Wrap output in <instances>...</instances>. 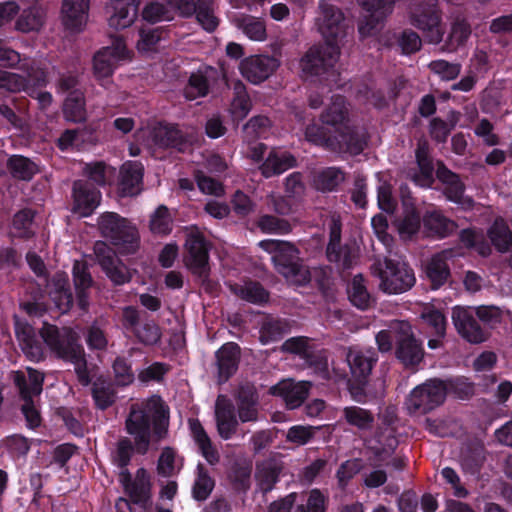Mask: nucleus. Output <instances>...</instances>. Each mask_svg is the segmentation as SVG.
<instances>
[{
	"label": "nucleus",
	"mask_w": 512,
	"mask_h": 512,
	"mask_svg": "<svg viewBox=\"0 0 512 512\" xmlns=\"http://www.w3.org/2000/svg\"><path fill=\"white\" fill-rule=\"evenodd\" d=\"M343 417L346 422L361 430H368L374 422L373 414L358 406H348L343 409Z\"/></svg>",
	"instance_id": "5fc2aeb1"
},
{
	"label": "nucleus",
	"mask_w": 512,
	"mask_h": 512,
	"mask_svg": "<svg viewBox=\"0 0 512 512\" xmlns=\"http://www.w3.org/2000/svg\"><path fill=\"white\" fill-rule=\"evenodd\" d=\"M169 424V409L159 396L132 404L125 421V430L135 442L136 452L145 455L151 443V425L157 440L165 437Z\"/></svg>",
	"instance_id": "f257e3e1"
},
{
	"label": "nucleus",
	"mask_w": 512,
	"mask_h": 512,
	"mask_svg": "<svg viewBox=\"0 0 512 512\" xmlns=\"http://www.w3.org/2000/svg\"><path fill=\"white\" fill-rule=\"evenodd\" d=\"M436 174L444 185L443 193L449 201L454 202L463 210L473 209L474 200L465 195V185L457 174L443 165L438 167Z\"/></svg>",
	"instance_id": "aec40b11"
},
{
	"label": "nucleus",
	"mask_w": 512,
	"mask_h": 512,
	"mask_svg": "<svg viewBox=\"0 0 512 512\" xmlns=\"http://www.w3.org/2000/svg\"><path fill=\"white\" fill-rule=\"evenodd\" d=\"M233 396L239 420L242 423L256 422L259 418V395L255 385L242 381L235 388Z\"/></svg>",
	"instance_id": "f3484780"
},
{
	"label": "nucleus",
	"mask_w": 512,
	"mask_h": 512,
	"mask_svg": "<svg viewBox=\"0 0 512 512\" xmlns=\"http://www.w3.org/2000/svg\"><path fill=\"white\" fill-rule=\"evenodd\" d=\"M488 236L492 244L500 252H506L512 245V232L507 223L499 218L494 221L488 230Z\"/></svg>",
	"instance_id": "3c124183"
},
{
	"label": "nucleus",
	"mask_w": 512,
	"mask_h": 512,
	"mask_svg": "<svg viewBox=\"0 0 512 512\" xmlns=\"http://www.w3.org/2000/svg\"><path fill=\"white\" fill-rule=\"evenodd\" d=\"M209 92V84L205 75L201 72L192 73L184 88V96L187 100H195L204 97Z\"/></svg>",
	"instance_id": "680f3d73"
},
{
	"label": "nucleus",
	"mask_w": 512,
	"mask_h": 512,
	"mask_svg": "<svg viewBox=\"0 0 512 512\" xmlns=\"http://www.w3.org/2000/svg\"><path fill=\"white\" fill-rule=\"evenodd\" d=\"M27 374L28 375L22 371H14L11 376L24 402L22 405V413L25 416L27 425L30 428H35L40 425L41 418L39 411L34 405L33 398L39 396L42 392L44 376L42 373L32 368H27Z\"/></svg>",
	"instance_id": "6e6552de"
},
{
	"label": "nucleus",
	"mask_w": 512,
	"mask_h": 512,
	"mask_svg": "<svg viewBox=\"0 0 512 512\" xmlns=\"http://www.w3.org/2000/svg\"><path fill=\"white\" fill-rule=\"evenodd\" d=\"M327 258L340 269H349L356 261V251L348 245L341 244V222L339 217L332 216L329 225V243L326 250Z\"/></svg>",
	"instance_id": "2eb2a0df"
},
{
	"label": "nucleus",
	"mask_w": 512,
	"mask_h": 512,
	"mask_svg": "<svg viewBox=\"0 0 512 512\" xmlns=\"http://www.w3.org/2000/svg\"><path fill=\"white\" fill-rule=\"evenodd\" d=\"M94 253L98 264L115 285H122L130 281L131 275L128 268L105 242L97 241L94 244Z\"/></svg>",
	"instance_id": "dca6fc26"
},
{
	"label": "nucleus",
	"mask_w": 512,
	"mask_h": 512,
	"mask_svg": "<svg viewBox=\"0 0 512 512\" xmlns=\"http://www.w3.org/2000/svg\"><path fill=\"white\" fill-rule=\"evenodd\" d=\"M236 26L253 41H264L267 38L265 22L251 15H241L235 19Z\"/></svg>",
	"instance_id": "49530a36"
},
{
	"label": "nucleus",
	"mask_w": 512,
	"mask_h": 512,
	"mask_svg": "<svg viewBox=\"0 0 512 512\" xmlns=\"http://www.w3.org/2000/svg\"><path fill=\"white\" fill-rule=\"evenodd\" d=\"M150 230L154 234L165 235L172 230V218L166 206L160 205L151 215Z\"/></svg>",
	"instance_id": "0e129e2a"
},
{
	"label": "nucleus",
	"mask_w": 512,
	"mask_h": 512,
	"mask_svg": "<svg viewBox=\"0 0 512 512\" xmlns=\"http://www.w3.org/2000/svg\"><path fill=\"white\" fill-rule=\"evenodd\" d=\"M15 332L25 355L32 361L42 360L44 356L43 349L36 337L34 328L27 323L17 322Z\"/></svg>",
	"instance_id": "f704fd0d"
},
{
	"label": "nucleus",
	"mask_w": 512,
	"mask_h": 512,
	"mask_svg": "<svg viewBox=\"0 0 512 512\" xmlns=\"http://www.w3.org/2000/svg\"><path fill=\"white\" fill-rule=\"evenodd\" d=\"M127 48L124 41L116 38L111 46L99 50L93 58V74L98 81L112 76L120 61L127 58Z\"/></svg>",
	"instance_id": "4468645a"
},
{
	"label": "nucleus",
	"mask_w": 512,
	"mask_h": 512,
	"mask_svg": "<svg viewBox=\"0 0 512 512\" xmlns=\"http://www.w3.org/2000/svg\"><path fill=\"white\" fill-rule=\"evenodd\" d=\"M89 0H63L62 24L70 31H80L86 24Z\"/></svg>",
	"instance_id": "c756f323"
},
{
	"label": "nucleus",
	"mask_w": 512,
	"mask_h": 512,
	"mask_svg": "<svg viewBox=\"0 0 512 512\" xmlns=\"http://www.w3.org/2000/svg\"><path fill=\"white\" fill-rule=\"evenodd\" d=\"M410 24L420 30L430 44L443 40L445 29L438 0H420L409 11Z\"/></svg>",
	"instance_id": "423d86ee"
},
{
	"label": "nucleus",
	"mask_w": 512,
	"mask_h": 512,
	"mask_svg": "<svg viewBox=\"0 0 512 512\" xmlns=\"http://www.w3.org/2000/svg\"><path fill=\"white\" fill-rule=\"evenodd\" d=\"M144 168L140 162H125L120 169L119 190L122 196H135L142 189Z\"/></svg>",
	"instance_id": "2f4dec72"
},
{
	"label": "nucleus",
	"mask_w": 512,
	"mask_h": 512,
	"mask_svg": "<svg viewBox=\"0 0 512 512\" xmlns=\"http://www.w3.org/2000/svg\"><path fill=\"white\" fill-rule=\"evenodd\" d=\"M153 144L160 148H177L183 151L186 144L194 139L192 135L183 133L177 126L170 124H158L150 132Z\"/></svg>",
	"instance_id": "393cba45"
},
{
	"label": "nucleus",
	"mask_w": 512,
	"mask_h": 512,
	"mask_svg": "<svg viewBox=\"0 0 512 512\" xmlns=\"http://www.w3.org/2000/svg\"><path fill=\"white\" fill-rule=\"evenodd\" d=\"M421 319L433 336L444 337L446 334L447 321L442 311L427 306L421 313Z\"/></svg>",
	"instance_id": "603ef678"
},
{
	"label": "nucleus",
	"mask_w": 512,
	"mask_h": 512,
	"mask_svg": "<svg viewBox=\"0 0 512 512\" xmlns=\"http://www.w3.org/2000/svg\"><path fill=\"white\" fill-rule=\"evenodd\" d=\"M345 180L344 172L337 167H327L319 171L314 179L315 187L323 192L335 190Z\"/></svg>",
	"instance_id": "8fccbe9b"
},
{
	"label": "nucleus",
	"mask_w": 512,
	"mask_h": 512,
	"mask_svg": "<svg viewBox=\"0 0 512 512\" xmlns=\"http://www.w3.org/2000/svg\"><path fill=\"white\" fill-rule=\"evenodd\" d=\"M142 17L150 23H157L172 20L173 12L170 4L151 2L144 7Z\"/></svg>",
	"instance_id": "e2e57ef3"
},
{
	"label": "nucleus",
	"mask_w": 512,
	"mask_h": 512,
	"mask_svg": "<svg viewBox=\"0 0 512 512\" xmlns=\"http://www.w3.org/2000/svg\"><path fill=\"white\" fill-rule=\"evenodd\" d=\"M63 115L67 121L80 123L86 120L85 94L74 90L68 94L63 103Z\"/></svg>",
	"instance_id": "a19ab883"
},
{
	"label": "nucleus",
	"mask_w": 512,
	"mask_h": 512,
	"mask_svg": "<svg viewBox=\"0 0 512 512\" xmlns=\"http://www.w3.org/2000/svg\"><path fill=\"white\" fill-rule=\"evenodd\" d=\"M471 35V28L468 22L462 18H456L447 38V45L450 50H455L464 45Z\"/></svg>",
	"instance_id": "4d7b16f0"
},
{
	"label": "nucleus",
	"mask_w": 512,
	"mask_h": 512,
	"mask_svg": "<svg viewBox=\"0 0 512 512\" xmlns=\"http://www.w3.org/2000/svg\"><path fill=\"white\" fill-rule=\"evenodd\" d=\"M198 23L208 32H213L219 25V20L214 14L212 0H198L196 11Z\"/></svg>",
	"instance_id": "bf43d9fd"
},
{
	"label": "nucleus",
	"mask_w": 512,
	"mask_h": 512,
	"mask_svg": "<svg viewBox=\"0 0 512 512\" xmlns=\"http://www.w3.org/2000/svg\"><path fill=\"white\" fill-rule=\"evenodd\" d=\"M346 361L349 365L353 381L359 385H365L373 366L378 361V356L372 348L350 347L346 353Z\"/></svg>",
	"instance_id": "a211bd4d"
},
{
	"label": "nucleus",
	"mask_w": 512,
	"mask_h": 512,
	"mask_svg": "<svg viewBox=\"0 0 512 512\" xmlns=\"http://www.w3.org/2000/svg\"><path fill=\"white\" fill-rule=\"evenodd\" d=\"M423 225L429 236L447 237L456 229L454 221L439 211H429L423 217Z\"/></svg>",
	"instance_id": "ea45409f"
},
{
	"label": "nucleus",
	"mask_w": 512,
	"mask_h": 512,
	"mask_svg": "<svg viewBox=\"0 0 512 512\" xmlns=\"http://www.w3.org/2000/svg\"><path fill=\"white\" fill-rule=\"evenodd\" d=\"M214 480L202 464L197 466V478L193 486V497L198 501L206 500L214 488Z\"/></svg>",
	"instance_id": "052dcab7"
},
{
	"label": "nucleus",
	"mask_w": 512,
	"mask_h": 512,
	"mask_svg": "<svg viewBox=\"0 0 512 512\" xmlns=\"http://www.w3.org/2000/svg\"><path fill=\"white\" fill-rule=\"evenodd\" d=\"M234 96L230 104V114L234 121L243 120L252 109L251 99L246 92V88L241 81H236L233 85Z\"/></svg>",
	"instance_id": "c03bdc74"
},
{
	"label": "nucleus",
	"mask_w": 512,
	"mask_h": 512,
	"mask_svg": "<svg viewBox=\"0 0 512 512\" xmlns=\"http://www.w3.org/2000/svg\"><path fill=\"white\" fill-rule=\"evenodd\" d=\"M294 166H296V159L292 154L272 149L259 166V170L265 178H270L282 174Z\"/></svg>",
	"instance_id": "e433bc0d"
},
{
	"label": "nucleus",
	"mask_w": 512,
	"mask_h": 512,
	"mask_svg": "<svg viewBox=\"0 0 512 512\" xmlns=\"http://www.w3.org/2000/svg\"><path fill=\"white\" fill-rule=\"evenodd\" d=\"M241 349L234 342L225 343L215 353L216 379L218 384L226 383L237 371Z\"/></svg>",
	"instance_id": "5701e85b"
},
{
	"label": "nucleus",
	"mask_w": 512,
	"mask_h": 512,
	"mask_svg": "<svg viewBox=\"0 0 512 512\" xmlns=\"http://www.w3.org/2000/svg\"><path fill=\"white\" fill-rule=\"evenodd\" d=\"M185 248L187 268L197 277L206 291H214L216 285L209 280V245L204 236L198 231L188 233Z\"/></svg>",
	"instance_id": "1a4fd4ad"
},
{
	"label": "nucleus",
	"mask_w": 512,
	"mask_h": 512,
	"mask_svg": "<svg viewBox=\"0 0 512 512\" xmlns=\"http://www.w3.org/2000/svg\"><path fill=\"white\" fill-rule=\"evenodd\" d=\"M120 482L134 503H145L150 497V477L146 469L139 468L132 480L128 470L120 471Z\"/></svg>",
	"instance_id": "cd10ccee"
},
{
	"label": "nucleus",
	"mask_w": 512,
	"mask_h": 512,
	"mask_svg": "<svg viewBox=\"0 0 512 512\" xmlns=\"http://www.w3.org/2000/svg\"><path fill=\"white\" fill-rule=\"evenodd\" d=\"M348 296L351 303L362 310L367 309L370 305V295L364 285V279L362 275H356L349 288Z\"/></svg>",
	"instance_id": "13d9d810"
},
{
	"label": "nucleus",
	"mask_w": 512,
	"mask_h": 512,
	"mask_svg": "<svg viewBox=\"0 0 512 512\" xmlns=\"http://www.w3.org/2000/svg\"><path fill=\"white\" fill-rule=\"evenodd\" d=\"M136 451L135 442L133 443L128 437H121L115 445V449L111 454L112 462L123 470H128L133 453Z\"/></svg>",
	"instance_id": "6e6d98bb"
},
{
	"label": "nucleus",
	"mask_w": 512,
	"mask_h": 512,
	"mask_svg": "<svg viewBox=\"0 0 512 512\" xmlns=\"http://www.w3.org/2000/svg\"><path fill=\"white\" fill-rule=\"evenodd\" d=\"M475 315L472 308L457 306L453 308L452 321L462 338L470 343L479 344L488 338V334L479 325L475 319Z\"/></svg>",
	"instance_id": "6ab92c4d"
},
{
	"label": "nucleus",
	"mask_w": 512,
	"mask_h": 512,
	"mask_svg": "<svg viewBox=\"0 0 512 512\" xmlns=\"http://www.w3.org/2000/svg\"><path fill=\"white\" fill-rule=\"evenodd\" d=\"M447 387L442 380L430 379L415 387L406 399L409 414H426L442 405L446 399Z\"/></svg>",
	"instance_id": "9d476101"
},
{
	"label": "nucleus",
	"mask_w": 512,
	"mask_h": 512,
	"mask_svg": "<svg viewBox=\"0 0 512 512\" xmlns=\"http://www.w3.org/2000/svg\"><path fill=\"white\" fill-rule=\"evenodd\" d=\"M305 138L309 142L322 146L333 152H345L338 141L337 136L328 133L325 128L312 123L305 129Z\"/></svg>",
	"instance_id": "37998d69"
},
{
	"label": "nucleus",
	"mask_w": 512,
	"mask_h": 512,
	"mask_svg": "<svg viewBox=\"0 0 512 512\" xmlns=\"http://www.w3.org/2000/svg\"><path fill=\"white\" fill-rule=\"evenodd\" d=\"M318 30L326 43H335L345 36V17L343 12L327 0L319 3V14L316 18Z\"/></svg>",
	"instance_id": "ddd939ff"
},
{
	"label": "nucleus",
	"mask_w": 512,
	"mask_h": 512,
	"mask_svg": "<svg viewBox=\"0 0 512 512\" xmlns=\"http://www.w3.org/2000/svg\"><path fill=\"white\" fill-rule=\"evenodd\" d=\"M73 280L77 291L78 305L81 309L85 310L89 304L86 290L89 289L92 285V277L85 262H74Z\"/></svg>",
	"instance_id": "79ce46f5"
},
{
	"label": "nucleus",
	"mask_w": 512,
	"mask_h": 512,
	"mask_svg": "<svg viewBox=\"0 0 512 512\" xmlns=\"http://www.w3.org/2000/svg\"><path fill=\"white\" fill-rule=\"evenodd\" d=\"M15 68L25 73L23 76L28 80V90L33 87L46 86L48 83L46 68L34 58L22 56L19 53V61Z\"/></svg>",
	"instance_id": "4c0bfd02"
},
{
	"label": "nucleus",
	"mask_w": 512,
	"mask_h": 512,
	"mask_svg": "<svg viewBox=\"0 0 512 512\" xmlns=\"http://www.w3.org/2000/svg\"><path fill=\"white\" fill-rule=\"evenodd\" d=\"M234 292L241 299L252 303H260L268 299L267 291L257 282H248L243 286H237Z\"/></svg>",
	"instance_id": "774afa93"
},
{
	"label": "nucleus",
	"mask_w": 512,
	"mask_h": 512,
	"mask_svg": "<svg viewBox=\"0 0 512 512\" xmlns=\"http://www.w3.org/2000/svg\"><path fill=\"white\" fill-rule=\"evenodd\" d=\"M189 427L199 452L208 464L214 466L220 462V453L211 441L198 419H189Z\"/></svg>",
	"instance_id": "473e14b6"
},
{
	"label": "nucleus",
	"mask_w": 512,
	"mask_h": 512,
	"mask_svg": "<svg viewBox=\"0 0 512 512\" xmlns=\"http://www.w3.org/2000/svg\"><path fill=\"white\" fill-rule=\"evenodd\" d=\"M215 418L219 436L230 439L237 431L239 418L235 415V408L225 395H219L215 403Z\"/></svg>",
	"instance_id": "bb28decb"
},
{
	"label": "nucleus",
	"mask_w": 512,
	"mask_h": 512,
	"mask_svg": "<svg viewBox=\"0 0 512 512\" xmlns=\"http://www.w3.org/2000/svg\"><path fill=\"white\" fill-rule=\"evenodd\" d=\"M45 9L35 3L24 9L15 23V28L22 33L39 31L44 25Z\"/></svg>",
	"instance_id": "58836bf2"
},
{
	"label": "nucleus",
	"mask_w": 512,
	"mask_h": 512,
	"mask_svg": "<svg viewBox=\"0 0 512 512\" xmlns=\"http://www.w3.org/2000/svg\"><path fill=\"white\" fill-rule=\"evenodd\" d=\"M409 322L405 320H392L386 329L376 334L375 340L377 348L382 353L390 352L393 348V342L399 344L402 336L409 333Z\"/></svg>",
	"instance_id": "c9c22d12"
},
{
	"label": "nucleus",
	"mask_w": 512,
	"mask_h": 512,
	"mask_svg": "<svg viewBox=\"0 0 512 512\" xmlns=\"http://www.w3.org/2000/svg\"><path fill=\"white\" fill-rule=\"evenodd\" d=\"M453 250L447 249L436 253L426 265V275L431 281L432 288L441 287L450 276L447 260L453 257Z\"/></svg>",
	"instance_id": "72a5a7b5"
},
{
	"label": "nucleus",
	"mask_w": 512,
	"mask_h": 512,
	"mask_svg": "<svg viewBox=\"0 0 512 512\" xmlns=\"http://www.w3.org/2000/svg\"><path fill=\"white\" fill-rule=\"evenodd\" d=\"M101 235L123 253H134L139 246V234L134 225L114 212H105L98 218Z\"/></svg>",
	"instance_id": "0eeeda50"
},
{
	"label": "nucleus",
	"mask_w": 512,
	"mask_h": 512,
	"mask_svg": "<svg viewBox=\"0 0 512 512\" xmlns=\"http://www.w3.org/2000/svg\"><path fill=\"white\" fill-rule=\"evenodd\" d=\"M287 323L278 319L267 320L262 324L260 330V341L267 344L280 339L287 331Z\"/></svg>",
	"instance_id": "338daca9"
},
{
	"label": "nucleus",
	"mask_w": 512,
	"mask_h": 512,
	"mask_svg": "<svg viewBox=\"0 0 512 512\" xmlns=\"http://www.w3.org/2000/svg\"><path fill=\"white\" fill-rule=\"evenodd\" d=\"M340 49L335 43L311 47L300 59L301 77L311 79L326 73L338 61Z\"/></svg>",
	"instance_id": "9b49d317"
},
{
	"label": "nucleus",
	"mask_w": 512,
	"mask_h": 512,
	"mask_svg": "<svg viewBox=\"0 0 512 512\" xmlns=\"http://www.w3.org/2000/svg\"><path fill=\"white\" fill-rule=\"evenodd\" d=\"M138 9L136 0H111L107 6L108 25L115 30L130 27L138 16Z\"/></svg>",
	"instance_id": "b1692460"
},
{
	"label": "nucleus",
	"mask_w": 512,
	"mask_h": 512,
	"mask_svg": "<svg viewBox=\"0 0 512 512\" xmlns=\"http://www.w3.org/2000/svg\"><path fill=\"white\" fill-rule=\"evenodd\" d=\"M400 0H357L364 14L358 22L359 33L366 37L379 31L387 18L392 15L395 5Z\"/></svg>",
	"instance_id": "f8f14e48"
},
{
	"label": "nucleus",
	"mask_w": 512,
	"mask_h": 512,
	"mask_svg": "<svg viewBox=\"0 0 512 512\" xmlns=\"http://www.w3.org/2000/svg\"><path fill=\"white\" fill-rule=\"evenodd\" d=\"M55 290L50 292V295L57 306L62 312H67L73 305V296L69 290L68 280L64 277L57 276L53 279Z\"/></svg>",
	"instance_id": "864d4df0"
},
{
	"label": "nucleus",
	"mask_w": 512,
	"mask_h": 512,
	"mask_svg": "<svg viewBox=\"0 0 512 512\" xmlns=\"http://www.w3.org/2000/svg\"><path fill=\"white\" fill-rule=\"evenodd\" d=\"M311 387L312 384L308 381L284 379L270 387L269 393L281 397L289 409H295L306 400Z\"/></svg>",
	"instance_id": "4be33fe9"
},
{
	"label": "nucleus",
	"mask_w": 512,
	"mask_h": 512,
	"mask_svg": "<svg viewBox=\"0 0 512 512\" xmlns=\"http://www.w3.org/2000/svg\"><path fill=\"white\" fill-rule=\"evenodd\" d=\"M372 274L379 277V288L387 294H400L408 291L415 284L413 270L399 260L378 259L371 266Z\"/></svg>",
	"instance_id": "39448f33"
},
{
	"label": "nucleus",
	"mask_w": 512,
	"mask_h": 512,
	"mask_svg": "<svg viewBox=\"0 0 512 512\" xmlns=\"http://www.w3.org/2000/svg\"><path fill=\"white\" fill-rule=\"evenodd\" d=\"M284 469L283 461L277 456H270L257 462L255 469V480L257 488L262 493L272 491L279 481Z\"/></svg>",
	"instance_id": "a878e982"
},
{
	"label": "nucleus",
	"mask_w": 512,
	"mask_h": 512,
	"mask_svg": "<svg viewBox=\"0 0 512 512\" xmlns=\"http://www.w3.org/2000/svg\"><path fill=\"white\" fill-rule=\"evenodd\" d=\"M270 127L271 121L267 116L256 115L243 126V133L247 140H254L265 135Z\"/></svg>",
	"instance_id": "69168bd1"
},
{
	"label": "nucleus",
	"mask_w": 512,
	"mask_h": 512,
	"mask_svg": "<svg viewBox=\"0 0 512 512\" xmlns=\"http://www.w3.org/2000/svg\"><path fill=\"white\" fill-rule=\"evenodd\" d=\"M395 226L402 240H412L420 230L421 219L414 208H407L403 215L396 220Z\"/></svg>",
	"instance_id": "de8ad7c7"
},
{
	"label": "nucleus",
	"mask_w": 512,
	"mask_h": 512,
	"mask_svg": "<svg viewBox=\"0 0 512 512\" xmlns=\"http://www.w3.org/2000/svg\"><path fill=\"white\" fill-rule=\"evenodd\" d=\"M101 193L90 182L77 180L73 184L72 212L80 217L90 216L100 205Z\"/></svg>",
	"instance_id": "412c9836"
},
{
	"label": "nucleus",
	"mask_w": 512,
	"mask_h": 512,
	"mask_svg": "<svg viewBox=\"0 0 512 512\" xmlns=\"http://www.w3.org/2000/svg\"><path fill=\"white\" fill-rule=\"evenodd\" d=\"M40 335L49 349L58 357L74 365L78 381L87 386L90 383L89 372L83 347L78 343L75 332L69 328L59 329L45 324Z\"/></svg>",
	"instance_id": "7ed1b4c3"
},
{
	"label": "nucleus",
	"mask_w": 512,
	"mask_h": 512,
	"mask_svg": "<svg viewBox=\"0 0 512 512\" xmlns=\"http://www.w3.org/2000/svg\"><path fill=\"white\" fill-rule=\"evenodd\" d=\"M277 68V61L268 56H252L240 64V71L244 78L254 84L267 79Z\"/></svg>",
	"instance_id": "c85d7f7f"
},
{
	"label": "nucleus",
	"mask_w": 512,
	"mask_h": 512,
	"mask_svg": "<svg viewBox=\"0 0 512 512\" xmlns=\"http://www.w3.org/2000/svg\"><path fill=\"white\" fill-rule=\"evenodd\" d=\"M7 169L12 177L29 181L39 172L38 165L28 157L22 155H12L7 160Z\"/></svg>",
	"instance_id": "a18cd8bd"
},
{
	"label": "nucleus",
	"mask_w": 512,
	"mask_h": 512,
	"mask_svg": "<svg viewBox=\"0 0 512 512\" xmlns=\"http://www.w3.org/2000/svg\"><path fill=\"white\" fill-rule=\"evenodd\" d=\"M320 120L323 125L330 127L333 136L345 152L353 155L360 154L367 145V134L363 129L352 125L350 105L344 97L334 96L331 103L321 113Z\"/></svg>",
	"instance_id": "f03ea898"
},
{
	"label": "nucleus",
	"mask_w": 512,
	"mask_h": 512,
	"mask_svg": "<svg viewBox=\"0 0 512 512\" xmlns=\"http://www.w3.org/2000/svg\"><path fill=\"white\" fill-rule=\"evenodd\" d=\"M460 118V114L455 111H451L448 117V121H444L441 118H433L430 121L429 132L433 140L438 143L446 142L451 131L455 128Z\"/></svg>",
	"instance_id": "09e8293b"
},
{
	"label": "nucleus",
	"mask_w": 512,
	"mask_h": 512,
	"mask_svg": "<svg viewBox=\"0 0 512 512\" xmlns=\"http://www.w3.org/2000/svg\"><path fill=\"white\" fill-rule=\"evenodd\" d=\"M259 246L272 255L276 271L288 283L302 286L310 281V272L303 265L299 257V250L294 244L287 241L268 239L260 241Z\"/></svg>",
	"instance_id": "20e7f679"
},
{
	"label": "nucleus",
	"mask_w": 512,
	"mask_h": 512,
	"mask_svg": "<svg viewBox=\"0 0 512 512\" xmlns=\"http://www.w3.org/2000/svg\"><path fill=\"white\" fill-rule=\"evenodd\" d=\"M396 357L409 369L418 366L424 357V351L421 343L415 338L412 326L409 324V333L402 336L396 348Z\"/></svg>",
	"instance_id": "7c9ffc66"
}]
</instances>
